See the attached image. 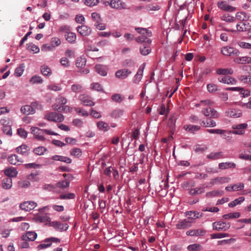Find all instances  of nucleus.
Returning a JSON list of instances; mask_svg holds the SVG:
<instances>
[{"instance_id": "obj_1", "label": "nucleus", "mask_w": 251, "mask_h": 251, "mask_svg": "<svg viewBox=\"0 0 251 251\" xmlns=\"http://www.w3.org/2000/svg\"><path fill=\"white\" fill-rule=\"evenodd\" d=\"M135 30L141 34V35L136 38L135 40L138 43H145L146 44L149 45L151 43V41L148 39V37L151 36V31H149L145 28L136 27Z\"/></svg>"}, {"instance_id": "obj_2", "label": "nucleus", "mask_w": 251, "mask_h": 251, "mask_svg": "<svg viewBox=\"0 0 251 251\" xmlns=\"http://www.w3.org/2000/svg\"><path fill=\"white\" fill-rule=\"evenodd\" d=\"M213 105H206L202 108L201 114L206 117L211 119H217L220 116L219 113L214 108L212 107Z\"/></svg>"}, {"instance_id": "obj_3", "label": "nucleus", "mask_w": 251, "mask_h": 251, "mask_svg": "<svg viewBox=\"0 0 251 251\" xmlns=\"http://www.w3.org/2000/svg\"><path fill=\"white\" fill-rule=\"evenodd\" d=\"M45 119L49 121L60 123L64 121V117L62 114L50 112L45 115Z\"/></svg>"}, {"instance_id": "obj_4", "label": "nucleus", "mask_w": 251, "mask_h": 251, "mask_svg": "<svg viewBox=\"0 0 251 251\" xmlns=\"http://www.w3.org/2000/svg\"><path fill=\"white\" fill-rule=\"evenodd\" d=\"M91 17L95 22L94 25L97 29L103 30L106 28V25L102 23V19L99 14L96 12H93L91 14Z\"/></svg>"}, {"instance_id": "obj_5", "label": "nucleus", "mask_w": 251, "mask_h": 251, "mask_svg": "<svg viewBox=\"0 0 251 251\" xmlns=\"http://www.w3.org/2000/svg\"><path fill=\"white\" fill-rule=\"evenodd\" d=\"M49 226L53 227L55 230L59 232L66 231L69 226L67 223H62L57 221L50 222Z\"/></svg>"}, {"instance_id": "obj_6", "label": "nucleus", "mask_w": 251, "mask_h": 251, "mask_svg": "<svg viewBox=\"0 0 251 251\" xmlns=\"http://www.w3.org/2000/svg\"><path fill=\"white\" fill-rule=\"evenodd\" d=\"M248 127V124L246 123L233 125L232 128L234 130L230 131V133L233 134L243 135L245 133V129Z\"/></svg>"}, {"instance_id": "obj_7", "label": "nucleus", "mask_w": 251, "mask_h": 251, "mask_svg": "<svg viewBox=\"0 0 251 251\" xmlns=\"http://www.w3.org/2000/svg\"><path fill=\"white\" fill-rule=\"evenodd\" d=\"M60 242V239L55 237H50L46 238L44 240V243L39 244L37 246V249L39 250H42L44 249L50 247L52 243H59Z\"/></svg>"}, {"instance_id": "obj_8", "label": "nucleus", "mask_w": 251, "mask_h": 251, "mask_svg": "<svg viewBox=\"0 0 251 251\" xmlns=\"http://www.w3.org/2000/svg\"><path fill=\"white\" fill-rule=\"evenodd\" d=\"M221 51V53L226 56H238L240 54V52L238 50L234 48L228 46L222 48Z\"/></svg>"}, {"instance_id": "obj_9", "label": "nucleus", "mask_w": 251, "mask_h": 251, "mask_svg": "<svg viewBox=\"0 0 251 251\" xmlns=\"http://www.w3.org/2000/svg\"><path fill=\"white\" fill-rule=\"evenodd\" d=\"M146 66V63H144L141 65L138 71L132 78V82L135 84H138L142 79L143 72Z\"/></svg>"}, {"instance_id": "obj_10", "label": "nucleus", "mask_w": 251, "mask_h": 251, "mask_svg": "<svg viewBox=\"0 0 251 251\" xmlns=\"http://www.w3.org/2000/svg\"><path fill=\"white\" fill-rule=\"evenodd\" d=\"M213 229L218 231H226L228 229L230 226L229 223H226L224 222H215L212 224Z\"/></svg>"}, {"instance_id": "obj_11", "label": "nucleus", "mask_w": 251, "mask_h": 251, "mask_svg": "<svg viewBox=\"0 0 251 251\" xmlns=\"http://www.w3.org/2000/svg\"><path fill=\"white\" fill-rule=\"evenodd\" d=\"M110 6L117 9H129V7H127L126 4L121 0H111L110 2H108Z\"/></svg>"}, {"instance_id": "obj_12", "label": "nucleus", "mask_w": 251, "mask_h": 251, "mask_svg": "<svg viewBox=\"0 0 251 251\" xmlns=\"http://www.w3.org/2000/svg\"><path fill=\"white\" fill-rule=\"evenodd\" d=\"M217 5L219 8L226 12H233L236 10L235 7L229 5L226 1H218Z\"/></svg>"}, {"instance_id": "obj_13", "label": "nucleus", "mask_w": 251, "mask_h": 251, "mask_svg": "<svg viewBox=\"0 0 251 251\" xmlns=\"http://www.w3.org/2000/svg\"><path fill=\"white\" fill-rule=\"evenodd\" d=\"M31 130V133L33 134L36 139L41 141H45V138H44L43 129H40L37 127H32Z\"/></svg>"}, {"instance_id": "obj_14", "label": "nucleus", "mask_w": 251, "mask_h": 251, "mask_svg": "<svg viewBox=\"0 0 251 251\" xmlns=\"http://www.w3.org/2000/svg\"><path fill=\"white\" fill-rule=\"evenodd\" d=\"M37 206V203L33 201H26L22 203L20 207L22 210L28 211L33 209Z\"/></svg>"}, {"instance_id": "obj_15", "label": "nucleus", "mask_w": 251, "mask_h": 251, "mask_svg": "<svg viewBox=\"0 0 251 251\" xmlns=\"http://www.w3.org/2000/svg\"><path fill=\"white\" fill-rule=\"evenodd\" d=\"M131 73V71L128 69H122L118 70L116 72L115 76L119 79H125L130 75Z\"/></svg>"}, {"instance_id": "obj_16", "label": "nucleus", "mask_w": 251, "mask_h": 251, "mask_svg": "<svg viewBox=\"0 0 251 251\" xmlns=\"http://www.w3.org/2000/svg\"><path fill=\"white\" fill-rule=\"evenodd\" d=\"M79 100L86 106H92L95 105V102L92 101V98L86 94L80 95L78 97Z\"/></svg>"}, {"instance_id": "obj_17", "label": "nucleus", "mask_w": 251, "mask_h": 251, "mask_svg": "<svg viewBox=\"0 0 251 251\" xmlns=\"http://www.w3.org/2000/svg\"><path fill=\"white\" fill-rule=\"evenodd\" d=\"M191 226V222L186 219L179 220L176 224L178 229H185Z\"/></svg>"}, {"instance_id": "obj_18", "label": "nucleus", "mask_w": 251, "mask_h": 251, "mask_svg": "<svg viewBox=\"0 0 251 251\" xmlns=\"http://www.w3.org/2000/svg\"><path fill=\"white\" fill-rule=\"evenodd\" d=\"M206 233V231L202 229H191L186 231V234L190 236H203Z\"/></svg>"}, {"instance_id": "obj_19", "label": "nucleus", "mask_w": 251, "mask_h": 251, "mask_svg": "<svg viewBox=\"0 0 251 251\" xmlns=\"http://www.w3.org/2000/svg\"><path fill=\"white\" fill-rule=\"evenodd\" d=\"M96 71L97 73L102 76H106L107 75V71L108 67L106 65L102 64H97L95 66Z\"/></svg>"}, {"instance_id": "obj_20", "label": "nucleus", "mask_w": 251, "mask_h": 251, "mask_svg": "<svg viewBox=\"0 0 251 251\" xmlns=\"http://www.w3.org/2000/svg\"><path fill=\"white\" fill-rule=\"evenodd\" d=\"M218 167L220 170H223L228 169H235L236 165L234 162H226L219 163Z\"/></svg>"}, {"instance_id": "obj_21", "label": "nucleus", "mask_w": 251, "mask_h": 251, "mask_svg": "<svg viewBox=\"0 0 251 251\" xmlns=\"http://www.w3.org/2000/svg\"><path fill=\"white\" fill-rule=\"evenodd\" d=\"M226 115L233 118L240 117L242 116V112L239 110L230 109L226 111Z\"/></svg>"}, {"instance_id": "obj_22", "label": "nucleus", "mask_w": 251, "mask_h": 251, "mask_svg": "<svg viewBox=\"0 0 251 251\" xmlns=\"http://www.w3.org/2000/svg\"><path fill=\"white\" fill-rule=\"evenodd\" d=\"M77 30L82 36H88L91 33V29L85 25L78 26Z\"/></svg>"}, {"instance_id": "obj_23", "label": "nucleus", "mask_w": 251, "mask_h": 251, "mask_svg": "<svg viewBox=\"0 0 251 251\" xmlns=\"http://www.w3.org/2000/svg\"><path fill=\"white\" fill-rule=\"evenodd\" d=\"M218 80L220 82L227 84H235L236 83V80L234 78L228 75L219 77Z\"/></svg>"}, {"instance_id": "obj_24", "label": "nucleus", "mask_w": 251, "mask_h": 251, "mask_svg": "<svg viewBox=\"0 0 251 251\" xmlns=\"http://www.w3.org/2000/svg\"><path fill=\"white\" fill-rule=\"evenodd\" d=\"M21 112L25 115L33 114L35 113V109L31 106L26 105L21 107Z\"/></svg>"}, {"instance_id": "obj_25", "label": "nucleus", "mask_w": 251, "mask_h": 251, "mask_svg": "<svg viewBox=\"0 0 251 251\" xmlns=\"http://www.w3.org/2000/svg\"><path fill=\"white\" fill-rule=\"evenodd\" d=\"M37 237V234L34 231H27L23 235L22 239L25 241H34Z\"/></svg>"}, {"instance_id": "obj_26", "label": "nucleus", "mask_w": 251, "mask_h": 251, "mask_svg": "<svg viewBox=\"0 0 251 251\" xmlns=\"http://www.w3.org/2000/svg\"><path fill=\"white\" fill-rule=\"evenodd\" d=\"M225 157L224 154L222 151L217 152H212L207 155V158L211 160H217Z\"/></svg>"}, {"instance_id": "obj_27", "label": "nucleus", "mask_w": 251, "mask_h": 251, "mask_svg": "<svg viewBox=\"0 0 251 251\" xmlns=\"http://www.w3.org/2000/svg\"><path fill=\"white\" fill-rule=\"evenodd\" d=\"M236 28L238 31H248L250 29L249 23L248 22H239L236 25Z\"/></svg>"}, {"instance_id": "obj_28", "label": "nucleus", "mask_w": 251, "mask_h": 251, "mask_svg": "<svg viewBox=\"0 0 251 251\" xmlns=\"http://www.w3.org/2000/svg\"><path fill=\"white\" fill-rule=\"evenodd\" d=\"M29 148L25 145H22L16 148L17 151L23 155L27 156L28 155Z\"/></svg>"}, {"instance_id": "obj_29", "label": "nucleus", "mask_w": 251, "mask_h": 251, "mask_svg": "<svg viewBox=\"0 0 251 251\" xmlns=\"http://www.w3.org/2000/svg\"><path fill=\"white\" fill-rule=\"evenodd\" d=\"M124 114V110L123 109L116 108L111 112L110 116L114 119H119L121 118Z\"/></svg>"}, {"instance_id": "obj_30", "label": "nucleus", "mask_w": 251, "mask_h": 251, "mask_svg": "<svg viewBox=\"0 0 251 251\" xmlns=\"http://www.w3.org/2000/svg\"><path fill=\"white\" fill-rule=\"evenodd\" d=\"M51 159L54 160L59 161L68 164H70L72 162V159L70 158L64 156L55 155L51 157Z\"/></svg>"}, {"instance_id": "obj_31", "label": "nucleus", "mask_w": 251, "mask_h": 251, "mask_svg": "<svg viewBox=\"0 0 251 251\" xmlns=\"http://www.w3.org/2000/svg\"><path fill=\"white\" fill-rule=\"evenodd\" d=\"M235 20H237L239 22H244L245 21H248L249 17V16L244 12H238L236 13Z\"/></svg>"}, {"instance_id": "obj_32", "label": "nucleus", "mask_w": 251, "mask_h": 251, "mask_svg": "<svg viewBox=\"0 0 251 251\" xmlns=\"http://www.w3.org/2000/svg\"><path fill=\"white\" fill-rule=\"evenodd\" d=\"M4 173L6 176H9L10 178H11L16 177L18 174V172L15 168L11 167L5 169L4 171Z\"/></svg>"}, {"instance_id": "obj_33", "label": "nucleus", "mask_w": 251, "mask_h": 251, "mask_svg": "<svg viewBox=\"0 0 251 251\" xmlns=\"http://www.w3.org/2000/svg\"><path fill=\"white\" fill-rule=\"evenodd\" d=\"M2 186L3 188L5 189H9L12 186V180L11 178L7 177L2 180Z\"/></svg>"}, {"instance_id": "obj_34", "label": "nucleus", "mask_w": 251, "mask_h": 251, "mask_svg": "<svg viewBox=\"0 0 251 251\" xmlns=\"http://www.w3.org/2000/svg\"><path fill=\"white\" fill-rule=\"evenodd\" d=\"M151 48L148 46V44L145 45L143 44L140 47V52L143 55H147L151 52Z\"/></svg>"}, {"instance_id": "obj_35", "label": "nucleus", "mask_w": 251, "mask_h": 251, "mask_svg": "<svg viewBox=\"0 0 251 251\" xmlns=\"http://www.w3.org/2000/svg\"><path fill=\"white\" fill-rule=\"evenodd\" d=\"M71 90L75 93H80L83 91V87L82 85L75 83L71 85Z\"/></svg>"}, {"instance_id": "obj_36", "label": "nucleus", "mask_w": 251, "mask_h": 251, "mask_svg": "<svg viewBox=\"0 0 251 251\" xmlns=\"http://www.w3.org/2000/svg\"><path fill=\"white\" fill-rule=\"evenodd\" d=\"M86 63V58L84 57L80 56L77 58L75 65L77 68H83L85 66Z\"/></svg>"}, {"instance_id": "obj_37", "label": "nucleus", "mask_w": 251, "mask_h": 251, "mask_svg": "<svg viewBox=\"0 0 251 251\" xmlns=\"http://www.w3.org/2000/svg\"><path fill=\"white\" fill-rule=\"evenodd\" d=\"M97 126L99 129L103 131H107L110 128L108 125L103 121L98 122L97 124Z\"/></svg>"}, {"instance_id": "obj_38", "label": "nucleus", "mask_w": 251, "mask_h": 251, "mask_svg": "<svg viewBox=\"0 0 251 251\" xmlns=\"http://www.w3.org/2000/svg\"><path fill=\"white\" fill-rule=\"evenodd\" d=\"M66 40L70 43H74L75 42L76 37L75 33L70 32L65 35Z\"/></svg>"}, {"instance_id": "obj_39", "label": "nucleus", "mask_w": 251, "mask_h": 251, "mask_svg": "<svg viewBox=\"0 0 251 251\" xmlns=\"http://www.w3.org/2000/svg\"><path fill=\"white\" fill-rule=\"evenodd\" d=\"M214 102L210 100H201L199 103L195 104L196 107H202L206 105H213Z\"/></svg>"}, {"instance_id": "obj_40", "label": "nucleus", "mask_w": 251, "mask_h": 251, "mask_svg": "<svg viewBox=\"0 0 251 251\" xmlns=\"http://www.w3.org/2000/svg\"><path fill=\"white\" fill-rule=\"evenodd\" d=\"M201 126L204 127H215L216 126V123L213 120L207 119L206 121H202L201 124Z\"/></svg>"}, {"instance_id": "obj_41", "label": "nucleus", "mask_w": 251, "mask_h": 251, "mask_svg": "<svg viewBox=\"0 0 251 251\" xmlns=\"http://www.w3.org/2000/svg\"><path fill=\"white\" fill-rule=\"evenodd\" d=\"M217 73L218 75H232L233 73V70L230 69H218L217 70Z\"/></svg>"}, {"instance_id": "obj_42", "label": "nucleus", "mask_w": 251, "mask_h": 251, "mask_svg": "<svg viewBox=\"0 0 251 251\" xmlns=\"http://www.w3.org/2000/svg\"><path fill=\"white\" fill-rule=\"evenodd\" d=\"M224 194L223 191H219L218 190H214L206 193V196L208 198H212L217 196H221Z\"/></svg>"}, {"instance_id": "obj_43", "label": "nucleus", "mask_w": 251, "mask_h": 251, "mask_svg": "<svg viewBox=\"0 0 251 251\" xmlns=\"http://www.w3.org/2000/svg\"><path fill=\"white\" fill-rule=\"evenodd\" d=\"M221 20L227 23H232L235 21V18L229 14H225L221 17Z\"/></svg>"}, {"instance_id": "obj_44", "label": "nucleus", "mask_w": 251, "mask_h": 251, "mask_svg": "<svg viewBox=\"0 0 251 251\" xmlns=\"http://www.w3.org/2000/svg\"><path fill=\"white\" fill-rule=\"evenodd\" d=\"M183 128L186 131H190L191 132H194L195 131H198L200 129V126L191 125H185L184 126Z\"/></svg>"}, {"instance_id": "obj_45", "label": "nucleus", "mask_w": 251, "mask_h": 251, "mask_svg": "<svg viewBox=\"0 0 251 251\" xmlns=\"http://www.w3.org/2000/svg\"><path fill=\"white\" fill-rule=\"evenodd\" d=\"M187 249L189 251H200L202 250V247L198 244H193L189 245L187 247Z\"/></svg>"}, {"instance_id": "obj_46", "label": "nucleus", "mask_w": 251, "mask_h": 251, "mask_svg": "<svg viewBox=\"0 0 251 251\" xmlns=\"http://www.w3.org/2000/svg\"><path fill=\"white\" fill-rule=\"evenodd\" d=\"M25 65L24 64H21L20 65L17 67L15 70L14 74L16 76H21L24 71Z\"/></svg>"}, {"instance_id": "obj_47", "label": "nucleus", "mask_w": 251, "mask_h": 251, "mask_svg": "<svg viewBox=\"0 0 251 251\" xmlns=\"http://www.w3.org/2000/svg\"><path fill=\"white\" fill-rule=\"evenodd\" d=\"M240 216V214L239 212H233L224 215L223 218L225 220H227L229 219L237 218H239Z\"/></svg>"}, {"instance_id": "obj_48", "label": "nucleus", "mask_w": 251, "mask_h": 251, "mask_svg": "<svg viewBox=\"0 0 251 251\" xmlns=\"http://www.w3.org/2000/svg\"><path fill=\"white\" fill-rule=\"evenodd\" d=\"M245 198L243 197H239L238 199H236L233 201L228 203V206L229 207H233L237 204H240L242 202L244 201Z\"/></svg>"}, {"instance_id": "obj_49", "label": "nucleus", "mask_w": 251, "mask_h": 251, "mask_svg": "<svg viewBox=\"0 0 251 251\" xmlns=\"http://www.w3.org/2000/svg\"><path fill=\"white\" fill-rule=\"evenodd\" d=\"M47 151V149L43 146H40L35 148L33 152L38 155H42L44 152Z\"/></svg>"}, {"instance_id": "obj_50", "label": "nucleus", "mask_w": 251, "mask_h": 251, "mask_svg": "<svg viewBox=\"0 0 251 251\" xmlns=\"http://www.w3.org/2000/svg\"><path fill=\"white\" fill-rule=\"evenodd\" d=\"M239 80L242 82L246 84H251V75H240L238 77Z\"/></svg>"}, {"instance_id": "obj_51", "label": "nucleus", "mask_w": 251, "mask_h": 251, "mask_svg": "<svg viewBox=\"0 0 251 251\" xmlns=\"http://www.w3.org/2000/svg\"><path fill=\"white\" fill-rule=\"evenodd\" d=\"M41 72L45 76H49L51 74V69L46 65H43L41 66Z\"/></svg>"}, {"instance_id": "obj_52", "label": "nucleus", "mask_w": 251, "mask_h": 251, "mask_svg": "<svg viewBox=\"0 0 251 251\" xmlns=\"http://www.w3.org/2000/svg\"><path fill=\"white\" fill-rule=\"evenodd\" d=\"M160 9V6L156 4H149L145 6V10L147 11H157Z\"/></svg>"}, {"instance_id": "obj_53", "label": "nucleus", "mask_w": 251, "mask_h": 251, "mask_svg": "<svg viewBox=\"0 0 251 251\" xmlns=\"http://www.w3.org/2000/svg\"><path fill=\"white\" fill-rule=\"evenodd\" d=\"M7 159L8 162L12 165H16L17 162L20 161L18 156L16 154L8 156Z\"/></svg>"}, {"instance_id": "obj_54", "label": "nucleus", "mask_w": 251, "mask_h": 251, "mask_svg": "<svg viewBox=\"0 0 251 251\" xmlns=\"http://www.w3.org/2000/svg\"><path fill=\"white\" fill-rule=\"evenodd\" d=\"M217 184H224L228 183L229 182L230 178L227 176H222L216 177Z\"/></svg>"}, {"instance_id": "obj_55", "label": "nucleus", "mask_w": 251, "mask_h": 251, "mask_svg": "<svg viewBox=\"0 0 251 251\" xmlns=\"http://www.w3.org/2000/svg\"><path fill=\"white\" fill-rule=\"evenodd\" d=\"M123 65L126 67H133L135 65V62L132 59H127L123 61Z\"/></svg>"}, {"instance_id": "obj_56", "label": "nucleus", "mask_w": 251, "mask_h": 251, "mask_svg": "<svg viewBox=\"0 0 251 251\" xmlns=\"http://www.w3.org/2000/svg\"><path fill=\"white\" fill-rule=\"evenodd\" d=\"M229 234L226 233H218L212 234L211 235V239H220L224 237H228Z\"/></svg>"}, {"instance_id": "obj_57", "label": "nucleus", "mask_w": 251, "mask_h": 251, "mask_svg": "<svg viewBox=\"0 0 251 251\" xmlns=\"http://www.w3.org/2000/svg\"><path fill=\"white\" fill-rule=\"evenodd\" d=\"M56 186L58 188H66L69 187L70 182L67 180L60 181L57 183Z\"/></svg>"}, {"instance_id": "obj_58", "label": "nucleus", "mask_w": 251, "mask_h": 251, "mask_svg": "<svg viewBox=\"0 0 251 251\" xmlns=\"http://www.w3.org/2000/svg\"><path fill=\"white\" fill-rule=\"evenodd\" d=\"M55 101L57 103H60L62 106L64 105L67 103V100L66 98L59 95L55 99Z\"/></svg>"}, {"instance_id": "obj_59", "label": "nucleus", "mask_w": 251, "mask_h": 251, "mask_svg": "<svg viewBox=\"0 0 251 251\" xmlns=\"http://www.w3.org/2000/svg\"><path fill=\"white\" fill-rule=\"evenodd\" d=\"M30 82L32 84L42 83L43 80L41 76L34 75L30 78Z\"/></svg>"}, {"instance_id": "obj_60", "label": "nucleus", "mask_w": 251, "mask_h": 251, "mask_svg": "<svg viewBox=\"0 0 251 251\" xmlns=\"http://www.w3.org/2000/svg\"><path fill=\"white\" fill-rule=\"evenodd\" d=\"M3 132L9 136H11L12 134V128L9 125H4L2 127Z\"/></svg>"}, {"instance_id": "obj_61", "label": "nucleus", "mask_w": 251, "mask_h": 251, "mask_svg": "<svg viewBox=\"0 0 251 251\" xmlns=\"http://www.w3.org/2000/svg\"><path fill=\"white\" fill-rule=\"evenodd\" d=\"M75 195L74 193H70L66 194H61L60 195V199L61 200L65 199H74L75 198Z\"/></svg>"}, {"instance_id": "obj_62", "label": "nucleus", "mask_w": 251, "mask_h": 251, "mask_svg": "<svg viewBox=\"0 0 251 251\" xmlns=\"http://www.w3.org/2000/svg\"><path fill=\"white\" fill-rule=\"evenodd\" d=\"M70 154L72 156L78 157L81 155L82 151L79 148H74L70 151Z\"/></svg>"}, {"instance_id": "obj_63", "label": "nucleus", "mask_w": 251, "mask_h": 251, "mask_svg": "<svg viewBox=\"0 0 251 251\" xmlns=\"http://www.w3.org/2000/svg\"><path fill=\"white\" fill-rule=\"evenodd\" d=\"M51 45L52 47H55L58 46L61 44V41L58 37H52L50 40Z\"/></svg>"}, {"instance_id": "obj_64", "label": "nucleus", "mask_w": 251, "mask_h": 251, "mask_svg": "<svg viewBox=\"0 0 251 251\" xmlns=\"http://www.w3.org/2000/svg\"><path fill=\"white\" fill-rule=\"evenodd\" d=\"M27 49L33 51L34 53H37L40 50V49L36 45L32 43H29L28 44Z\"/></svg>"}]
</instances>
